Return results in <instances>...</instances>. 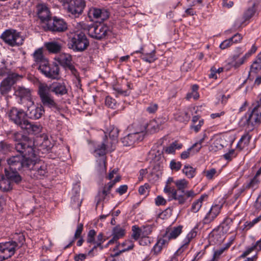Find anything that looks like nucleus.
<instances>
[{
	"label": "nucleus",
	"mask_w": 261,
	"mask_h": 261,
	"mask_svg": "<svg viewBox=\"0 0 261 261\" xmlns=\"http://www.w3.org/2000/svg\"><path fill=\"white\" fill-rule=\"evenodd\" d=\"M14 140L16 141L15 149L20 154L13 155L7 160L9 168L15 171L28 170L31 164V159L34 155L33 142L26 136L17 133L14 134Z\"/></svg>",
	"instance_id": "nucleus-1"
},
{
	"label": "nucleus",
	"mask_w": 261,
	"mask_h": 261,
	"mask_svg": "<svg viewBox=\"0 0 261 261\" xmlns=\"http://www.w3.org/2000/svg\"><path fill=\"white\" fill-rule=\"evenodd\" d=\"M38 94L43 106L54 111H59L60 108L51 95L47 84L45 83L39 84Z\"/></svg>",
	"instance_id": "nucleus-2"
},
{
	"label": "nucleus",
	"mask_w": 261,
	"mask_h": 261,
	"mask_svg": "<svg viewBox=\"0 0 261 261\" xmlns=\"http://www.w3.org/2000/svg\"><path fill=\"white\" fill-rule=\"evenodd\" d=\"M31 164L28 170H30L34 178H42L47 176L48 169L47 164L38 159L35 154L31 159Z\"/></svg>",
	"instance_id": "nucleus-3"
},
{
	"label": "nucleus",
	"mask_w": 261,
	"mask_h": 261,
	"mask_svg": "<svg viewBox=\"0 0 261 261\" xmlns=\"http://www.w3.org/2000/svg\"><path fill=\"white\" fill-rule=\"evenodd\" d=\"M1 38L11 47L19 46L23 44L24 40L21 33L13 29L6 30L2 34Z\"/></svg>",
	"instance_id": "nucleus-4"
},
{
	"label": "nucleus",
	"mask_w": 261,
	"mask_h": 261,
	"mask_svg": "<svg viewBox=\"0 0 261 261\" xmlns=\"http://www.w3.org/2000/svg\"><path fill=\"white\" fill-rule=\"evenodd\" d=\"M260 119L261 107L256 105L250 113L246 114L242 118L241 122L249 130H252L256 124L260 122Z\"/></svg>",
	"instance_id": "nucleus-5"
},
{
	"label": "nucleus",
	"mask_w": 261,
	"mask_h": 261,
	"mask_svg": "<svg viewBox=\"0 0 261 261\" xmlns=\"http://www.w3.org/2000/svg\"><path fill=\"white\" fill-rule=\"evenodd\" d=\"M96 234V232L94 229L90 230L86 240L87 243L93 245V247L88 252V254L92 256L94 255L95 252H97V248H99L100 250L103 249L102 244L106 240L102 232L98 234L96 240H95Z\"/></svg>",
	"instance_id": "nucleus-6"
},
{
	"label": "nucleus",
	"mask_w": 261,
	"mask_h": 261,
	"mask_svg": "<svg viewBox=\"0 0 261 261\" xmlns=\"http://www.w3.org/2000/svg\"><path fill=\"white\" fill-rule=\"evenodd\" d=\"M38 69L46 77L52 79L58 80L60 76V67L56 63L50 64L47 60L43 61L39 65Z\"/></svg>",
	"instance_id": "nucleus-7"
},
{
	"label": "nucleus",
	"mask_w": 261,
	"mask_h": 261,
	"mask_svg": "<svg viewBox=\"0 0 261 261\" xmlns=\"http://www.w3.org/2000/svg\"><path fill=\"white\" fill-rule=\"evenodd\" d=\"M84 29L87 30L89 36L97 40L105 38L109 30L108 26L102 23L86 25L84 27Z\"/></svg>",
	"instance_id": "nucleus-8"
},
{
	"label": "nucleus",
	"mask_w": 261,
	"mask_h": 261,
	"mask_svg": "<svg viewBox=\"0 0 261 261\" xmlns=\"http://www.w3.org/2000/svg\"><path fill=\"white\" fill-rule=\"evenodd\" d=\"M70 42V48L75 51H83L89 45V42L86 36L82 33L75 34Z\"/></svg>",
	"instance_id": "nucleus-9"
},
{
	"label": "nucleus",
	"mask_w": 261,
	"mask_h": 261,
	"mask_svg": "<svg viewBox=\"0 0 261 261\" xmlns=\"http://www.w3.org/2000/svg\"><path fill=\"white\" fill-rule=\"evenodd\" d=\"M21 78L19 74L12 72L7 75L0 84V93L3 95H7L12 90V86Z\"/></svg>",
	"instance_id": "nucleus-10"
},
{
	"label": "nucleus",
	"mask_w": 261,
	"mask_h": 261,
	"mask_svg": "<svg viewBox=\"0 0 261 261\" xmlns=\"http://www.w3.org/2000/svg\"><path fill=\"white\" fill-rule=\"evenodd\" d=\"M182 145L181 144H178L177 141H175L171 143L170 146L167 147L165 149L157 150H154L153 151V154H154V161L156 163L157 165L160 167L163 165L165 162V159L163 156V150H165V152L168 154H172L175 152L176 149H180L181 148Z\"/></svg>",
	"instance_id": "nucleus-11"
},
{
	"label": "nucleus",
	"mask_w": 261,
	"mask_h": 261,
	"mask_svg": "<svg viewBox=\"0 0 261 261\" xmlns=\"http://www.w3.org/2000/svg\"><path fill=\"white\" fill-rule=\"evenodd\" d=\"M45 31H49L52 32H63L67 29L66 22L61 18L54 17L49 20L47 23L42 25Z\"/></svg>",
	"instance_id": "nucleus-12"
},
{
	"label": "nucleus",
	"mask_w": 261,
	"mask_h": 261,
	"mask_svg": "<svg viewBox=\"0 0 261 261\" xmlns=\"http://www.w3.org/2000/svg\"><path fill=\"white\" fill-rule=\"evenodd\" d=\"M7 115L10 121L19 127L26 120L25 112L16 107H12L8 110Z\"/></svg>",
	"instance_id": "nucleus-13"
},
{
	"label": "nucleus",
	"mask_w": 261,
	"mask_h": 261,
	"mask_svg": "<svg viewBox=\"0 0 261 261\" xmlns=\"http://www.w3.org/2000/svg\"><path fill=\"white\" fill-rule=\"evenodd\" d=\"M86 6L84 0H68L67 9L68 13L74 17L81 15Z\"/></svg>",
	"instance_id": "nucleus-14"
},
{
	"label": "nucleus",
	"mask_w": 261,
	"mask_h": 261,
	"mask_svg": "<svg viewBox=\"0 0 261 261\" xmlns=\"http://www.w3.org/2000/svg\"><path fill=\"white\" fill-rule=\"evenodd\" d=\"M57 61L64 68L69 69L72 74L75 76H77V71L72 63V58L70 55L68 54H61L58 58Z\"/></svg>",
	"instance_id": "nucleus-15"
},
{
	"label": "nucleus",
	"mask_w": 261,
	"mask_h": 261,
	"mask_svg": "<svg viewBox=\"0 0 261 261\" xmlns=\"http://www.w3.org/2000/svg\"><path fill=\"white\" fill-rule=\"evenodd\" d=\"M116 142L107 138L105 135L103 140L100 145L95 150V153L99 156H103L105 154L106 150L112 151L114 150V144Z\"/></svg>",
	"instance_id": "nucleus-16"
},
{
	"label": "nucleus",
	"mask_w": 261,
	"mask_h": 261,
	"mask_svg": "<svg viewBox=\"0 0 261 261\" xmlns=\"http://www.w3.org/2000/svg\"><path fill=\"white\" fill-rule=\"evenodd\" d=\"M164 192L168 194L169 200H177L179 204H184L187 200L185 192L179 193L174 188L164 187Z\"/></svg>",
	"instance_id": "nucleus-17"
},
{
	"label": "nucleus",
	"mask_w": 261,
	"mask_h": 261,
	"mask_svg": "<svg viewBox=\"0 0 261 261\" xmlns=\"http://www.w3.org/2000/svg\"><path fill=\"white\" fill-rule=\"evenodd\" d=\"M14 246L7 242L0 243V261H4L14 254Z\"/></svg>",
	"instance_id": "nucleus-18"
},
{
	"label": "nucleus",
	"mask_w": 261,
	"mask_h": 261,
	"mask_svg": "<svg viewBox=\"0 0 261 261\" xmlns=\"http://www.w3.org/2000/svg\"><path fill=\"white\" fill-rule=\"evenodd\" d=\"M44 112V108L42 106H36L33 103L28 107L26 112V116L32 119H38L41 117Z\"/></svg>",
	"instance_id": "nucleus-19"
},
{
	"label": "nucleus",
	"mask_w": 261,
	"mask_h": 261,
	"mask_svg": "<svg viewBox=\"0 0 261 261\" xmlns=\"http://www.w3.org/2000/svg\"><path fill=\"white\" fill-rule=\"evenodd\" d=\"M22 129L26 131L29 134L36 135L42 131V126L37 123L31 122L25 120L20 127Z\"/></svg>",
	"instance_id": "nucleus-20"
},
{
	"label": "nucleus",
	"mask_w": 261,
	"mask_h": 261,
	"mask_svg": "<svg viewBox=\"0 0 261 261\" xmlns=\"http://www.w3.org/2000/svg\"><path fill=\"white\" fill-rule=\"evenodd\" d=\"M182 226L179 225L176 227H168L162 234V237L169 243L171 240L175 239L182 232Z\"/></svg>",
	"instance_id": "nucleus-21"
},
{
	"label": "nucleus",
	"mask_w": 261,
	"mask_h": 261,
	"mask_svg": "<svg viewBox=\"0 0 261 261\" xmlns=\"http://www.w3.org/2000/svg\"><path fill=\"white\" fill-rule=\"evenodd\" d=\"M37 15L43 23V25L47 23L51 18L50 11L47 6L44 4H39L37 6Z\"/></svg>",
	"instance_id": "nucleus-22"
},
{
	"label": "nucleus",
	"mask_w": 261,
	"mask_h": 261,
	"mask_svg": "<svg viewBox=\"0 0 261 261\" xmlns=\"http://www.w3.org/2000/svg\"><path fill=\"white\" fill-rule=\"evenodd\" d=\"M143 140V135L133 133L122 138L121 142L124 146H133Z\"/></svg>",
	"instance_id": "nucleus-23"
},
{
	"label": "nucleus",
	"mask_w": 261,
	"mask_h": 261,
	"mask_svg": "<svg viewBox=\"0 0 261 261\" xmlns=\"http://www.w3.org/2000/svg\"><path fill=\"white\" fill-rule=\"evenodd\" d=\"M49 91L55 93L57 96H62L67 93L66 86L63 82H54L48 85Z\"/></svg>",
	"instance_id": "nucleus-24"
},
{
	"label": "nucleus",
	"mask_w": 261,
	"mask_h": 261,
	"mask_svg": "<svg viewBox=\"0 0 261 261\" xmlns=\"http://www.w3.org/2000/svg\"><path fill=\"white\" fill-rule=\"evenodd\" d=\"M89 14L92 15L95 19H98L100 21H104L109 16V12L105 9L92 8L89 11Z\"/></svg>",
	"instance_id": "nucleus-25"
},
{
	"label": "nucleus",
	"mask_w": 261,
	"mask_h": 261,
	"mask_svg": "<svg viewBox=\"0 0 261 261\" xmlns=\"http://www.w3.org/2000/svg\"><path fill=\"white\" fill-rule=\"evenodd\" d=\"M12 239V241L7 242V243L14 246V253H15L16 250L20 248L25 242V238L23 233L19 232L14 234Z\"/></svg>",
	"instance_id": "nucleus-26"
},
{
	"label": "nucleus",
	"mask_w": 261,
	"mask_h": 261,
	"mask_svg": "<svg viewBox=\"0 0 261 261\" xmlns=\"http://www.w3.org/2000/svg\"><path fill=\"white\" fill-rule=\"evenodd\" d=\"M112 238L108 242L107 246L116 242L125 235V229L120 225H117L112 229Z\"/></svg>",
	"instance_id": "nucleus-27"
},
{
	"label": "nucleus",
	"mask_w": 261,
	"mask_h": 261,
	"mask_svg": "<svg viewBox=\"0 0 261 261\" xmlns=\"http://www.w3.org/2000/svg\"><path fill=\"white\" fill-rule=\"evenodd\" d=\"M206 137V134H204L203 135V137L201 138L198 142L194 144L191 147L187 149V150L183 151L181 154L180 157L182 159H186L188 158L190 154V152L194 149L195 147L196 149L195 150H193V153L198 152L200 149L201 148V144L203 143V141L205 140V137Z\"/></svg>",
	"instance_id": "nucleus-28"
},
{
	"label": "nucleus",
	"mask_w": 261,
	"mask_h": 261,
	"mask_svg": "<svg viewBox=\"0 0 261 261\" xmlns=\"http://www.w3.org/2000/svg\"><path fill=\"white\" fill-rule=\"evenodd\" d=\"M255 6V4H253V5L251 7L249 8L244 12L243 17V21L242 22H241V20L239 19L236 21L234 25L235 28H239L241 27L242 25L246 21L250 19L254 15L256 11L255 9L254 8Z\"/></svg>",
	"instance_id": "nucleus-29"
},
{
	"label": "nucleus",
	"mask_w": 261,
	"mask_h": 261,
	"mask_svg": "<svg viewBox=\"0 0 261 261\" xmlns=\"http://www.w3.org/2000/svg\"><path fill=\"white\" fill-rule=\"evenodd\" d=\"M221 207L218 205H213L203 219L204 224H208L213 221L220 212Z\"/></svg>",
	"instance_id": "nucleus-30"
},
{
	"label": "nucleus",
	"mask_w": 261,
	"mask_h": 261,
	"mask_svg": "<svg viewBox=\"0 0 261 261\" xmlns=\"http://www.w3.org/2000/svg\"><path fill=\"white\" fill-rule=\"evenodd\" d=\"M5 176L10 180V182L19 184L22 181V177L17 171L10 170V168L5 169Z\"/></svg>",
	"instance_id": "nucleus-31"
},
{
	"label": "nucleus",
	"mask_w": 261,
	"mask_h": 261,
	"mask_svg": "<svg viewBox=\"0 0 261 261\" xmlns=\"http://www.w3.org/2000/svg\"><path fill=\"white\" fill-rule=\"evenodd\" d=\"M196 232L192 230L189 232L184 240L183 245L176 251L175 255L178 256L181 254L186 249H187L188 246L192 239L196 236Z\"/></svg>",
	"instance_id": "nucleus-32"
},
{
	"label": "nucleus",
	"mask_w": 261,
	"mask_h": 261,
	"mask_svg": "<svg viewBox=\"0 0 261 261\" xmlns=\"http://www.w3.org/2000/svg\"><path fill=\"white\" fill-rule=\"evenodd\" d=\"M36 146H39L41 149L49 150L53 147L52 144L49 141L46 136H43L37 138L36 141Z\"/></svg>",
	"instance_id": "nucleus-33"
},
{
	"label": "nucleus",
	"mask_w": 261,
	"mask_h": 261,
	"mask_svg": "<svg viewBox=\"0 0 261 261\" xmlns=\"http://www.w3.org/2000/svg\"><path fill=\"white\" fill-rule=\"evenodd\" d=\"M44 46L50 53L53 54L59 53L62 48L61 44L56 41L46 42Z\"/></svg>",
	"instance_id": "nucleus-34"
},
{
	"label": "nucleus",
	"mask_w": 261,
	"mask_h": 261,
	"mask_svg": "<svg viewBox=\"0 0 261 261\" xmlns=\"http://www.w3.org/2000/svg\"><path fill=\"white\" fill-rule=\"evenodd\" d=\"M148 125V122L145 121H142L134 124L135 129L134 133H137L138 135L143 136V139L145 136V132L146 131Z\"/></svg>",
	"instance_id": "nucleus-35"
},
{
	"label": "nucleus",
	"mask_w": 261,
	"mask_h": 261,
	"mask_svg": "<svg viewBox=\"0 0 261 261\" xmlns=\"http://www.w3.org/2000/svg\"><path fill=\"white\" fill-rule=\"evenodd\" d=\"M12 184L4 175H0V190L3 192H8L12 190Z\"/></svg>",
	"instance_id": "nucleus-36"
},
{
	"label": "nucleus",
	"mask_w": 261,
	"mask_h": 261,
	"mask_svg": "<svg viewBox=\"0 0 261 261\" xmlns=\"http://www.w3.org/2000/svg\"><path fill=\"white\" fill-rule=\"evenodd\" d=\"M97 164L95 167L97 172L99 175H102L106 172V159L103 155L96 161Z\"/></svg>",
	"instance_id": "nucleus-37"
},
{
	"label": "nucleus",
	"mask_w": 261,
	"mask_h": 261,
	"mask_svg": "<svg viewBox=\"0 0 261 261\" xmlns=\"http://www.w3.org/2000/svg\"><path fill=\"white\" fill-rule=\"evenodd\" d=\"M251 138V136L248 133H246L243 135L237 144V148H239L240 150L245 148L248 146Z\"/></svg>",
	"instance_id": "nucleus-38"
},
{
	"label": "nucleus",
	"mask_w": 261,
	"mask_h": 261,
	"mask_svg": "<svg viewBox=\"0 0 261 261\" xmlns=\"http://www.w3.org/2000/svg\"><path fill=\"white\" fill-rule=\"evenodd\" d=\"M168 243L166 240H165L162 237L160 238L156 243L154 246L152 251L154 254L158 255L161 252L163 247L167 246L168 245Z\"/></svg>",
	"instance_id": "nucleus-39"
},
{
	"label": "nucleus",
	"mask_w": 261,
	"mask_h": 261,
	"mask_svg": "<svg viewBox=\"0 0 261 261\" xmlns=\"http://www.w3.org/2000/svg\"><path fill=\"white\" fill-rule=\"evenodd\" d=\"M136 53H141L142 55L141 56V58L145 62L148 63H152L155 60L154 58V51L153 50L150 53H144L143 52V48L141 47L139 50H136L135 51Z\"/></svg>",
	"instance_id": "nucleus-40"
},
{
	"label": "nucleus",
	"mask_w": 261,
	"mask_h": 261,
	"mask_svg": "<svg viewBox=\"0 0 261 261\" xmlns=\"http://www.w3.org/2000/svg\"><path fill=\"white\" fill-rule=\"evenodd\" d=\"M161 120L158 119L157 120H152L148 123V130L151 133H154L159 131L161 129Z\"/></svg>",
	"instance_id": "nucleus-41"
},
{
	"label": "nucleus",
	"mask_w": 261,
	"mask_h": 261,
	"mask_svg": "<svg viewBox=\"0 0 261 261\" xmlns=\"http://www.w3.org/2000/svg\"><path fill=\"white\" fill-rule=\"evenodd\" d=\"M174 184L177 187V192H185V189L188 188V181L185 179H181L175 181Z\"/></svg>",
	"instance_id": "nucleus-42"
},
{
	"label": "nucleus",
	"mask_w": 261,
	"mask_h": 261,
	"mask_svg": "<svg viewBox=\"0 0 261 261\" xmlns=\"http://www.w3.org/2000/svg\"><path fill=\"white\" fill-rule=\"evenodd\" d=\"M15 94L21 98L29 97L31 95L30 90L23 87H18L15 91Z\"/></svg>",
	"instance_id": "nucleus-43"
},
{
	"label": "nucleus",
	"mask_w": 261,
	"mask_h": 261,
	"mask_svg": "<svg viewBox=\"0 0 261 261\" xmlns=\"http://www.w3.org/2000/svg\"><path fill=\"white\" fill-rule=\"evenodd\" d=\"M33 57L36 63H39V65H41L43 61H47L44 58L42 49L41 48H38L35 51L33 54Z\"/></svg>",
	"instance_id": "nucleus-44"
},
{
	"label": "nucleus",
	"mask_w": 261,
	"mask_h": 261,
	"mask_svg": "<svg viewBox=\"0 0 261 261\" xmlns=\"http://www.w3.org/2000/svg\"><path fill=\"white\" fill-rule=\"evenodd\" d=\"M259 183L260 180L258 178V177L254 176L249 182L245 184V186L247 189H251L253 191H254L258 188Z\"/></svg>",
	"instance_id": "nucleus-45"
},
{
	"label": "nucleus",
	"mask_w": 261,
	"mask_h": 261,
	"mask_svg": "<svg viewBox=\"0 0 261 261\" xmlns=\"http://www.w3.org/2000/svg\"><path fill=\"white\" fill-rule=\"evenodd\" d=\"M183 173L189 178L194 177L196 173V169L192 166L187 165L184 166L182 169Z\"/></svg>",
	"instance_id": "nucleus-46"
},
{
	"label": "nucleus",
	"mask_w": 261,
	"mask_h": 261,
	"mask_svg": "<svg viewBox=\"0 0 261 261\" xmlns=\"http://www.w3.org/2000/svg\"><path fill=\"white\" fill-rule=\"evenodd\" d=\"M110 139L117 142V139L119 134V129L114 126H111L108 129Z\"/></svg>",
	"instance_id": "nucleus-47"
},
{
	"label": "nucleus",
	"mask_w": 261,
	"mask_h": 261,
	"mask_svg": "<svg viewBox=\"0 0 261 261\" xmlns=\"http://www.w3.org/2000/svg\"><path fill=\"white\" fill-rule=\"evenodd\" d=\"M120 245L123 248V251L125 252L133 249L134 247L133 241L130 240H125L121 244H119L118 245L116 246V248H115L114 250L117 249L118 246Z\"/></svg>",
	"instance_id": "nucleus-48"
},
{
	"label": "nucleus",
	"mask_w": 261,
	"mask_h": 261,
	"mask_svg": "<svg viewBox=\"0 0 261 261\" xmlns=\"http://www.w3.org/2000/svg\"><path fill=\"white\" fill-rule=\"evenodd\" d=\"M132 237L135 240L137 241L139 238L141 239L142 238L141 227H139L137 225H134L132 226Z\"/></svg>",
	"instance_id": "nucleus-49"
},
{
	"label": "nucleus",
	"mask_w": 261,
	"mask_h": 261,
	"mask_svg": "<svg viewBox=\"0 0 261 261\" xmlns=\"http://www.w3.org/2000/svg\"><path fill=\"white\" fill-rule=\"evenodd\" d=\"M221 139H217L211 145L210 150L212 151L216 152L217 150L221 149L223 148V145L221 143Z\"/></svg>",
	"instance_id": "nucleus-50"
},
{
	"label": "nucleus",
	"mask_w": 261,
	"mask_h": 261,
	"mask_svg": "<svg viewBox=\"0 0 261 261\" xmlns=\"http://www.w3.org/2000/svg\"><path fill=\"white\" fill-rule=\"evenodd\" d=\"M142 237H148L152 231V227L150 225H145L141 227Z\"/></svg>",
	"instance_id": "nucleus-51"
},
{
	"label": "nucleus",
	"mask_w": 261,
	"mask_h": 261,
	"mask_svg": "<svg viewBox=\"0 0 261 261\" xmlns=\"http://www.w3.org/2000/svg\"><path fill=\"white\" fill-rule=\"evenodd\" d=\"M259 72H261V64L254 61L251 66L249 73L258 74Z\"/></svg>",
	"instance_id": "nucleus-52"
},
{
	"label": "nucleus",
	"mask_w": 261,
	"mask_h": 261,
	"mask_svg": "<svg viewBox=\"0 0 261 261\" xmlns=\"http://www.w3.org/2000/svg\"><path fill=\"white\" fill-rule=\"evenodd\" d=\"M208 180L212 179L217 174V170L215 168H211L210 170H204L202 172Z\"/></svg>",
	"instance_id": "nucleus-53"
},
{
	"label": "nucleus",
	"mask_w": 261,
	"mask_h": 261,
	"mask_svg": "<svg viewBox=\"0 0 261 261\" xmlns=\"http://www.w3.org/2000/svg\"><path fill=\"white\" fill-rule=\"evenodd\" d=\"M181 163L180 162H176L172 160L170 163V167L172 170L178 171L181 167Z\"/></svg>",
	"instance_id": "nucleus-54"
},
{
	"label": "nucleus",
	"mask_w": 261,
	"mask_h": 261,
	"mask_svg": "<svg viewBox=\"0 0 261 261\" xmlns=\"http://www.w3.org/2000/svg\"><path fill=\"white\" fill-rule=\"evenodd\" d=\"M237 156L234 149H231L228 152L223 155L224 158L228 161H230L232 159Z\"/></svg>",
	"instance_id": "nucleus-55"
},
{
	"label": "nucleus",
	"mask_w": 261,
	"mask_h": 261,
	"mask_svg": "<svg viewBox=\"0 0 261 261\" xmlns=\"http://www.w3.org/2000/svg\"><path fill=\"white\" fill-rule=\"evenodd\" d=\"M105 103L107 106L113 109L116 105V100L110 96H107L106 98Z\"/></svg>",
	"instance_id": "nucleus-56"
},
{
	"label": "nucleus",
	"mask_w": 261,
	"mask_h": 261,
	"mask_svg": "<svg viewBox=\"0 0 261 261\" xmlns=\"http://www.w3.org/2000/svg\"><path fill=\"white\" fill-rule=\"evenodd\" d=\"M201 206L200 202L196 200L192 203L191 210L193 213H197L199 211Z\"/></svg>",
	"instance_id": "nucleus-57"
},
{
	"label": "nucleus",
	"mask_w": 261,
	"mask_h": 261,
	"mask_svg": "<svg viewBox=\"0 0 261 261\" xmlns=\"http://www.w3.org/2000/svg\"><path fill=\"white\" fill-rule=\"evenodd\" d=\"M149 185L145 184L143 186H141L139 188V193L140 195H145L149 192Z\"/></svg>",
	"instance_id": "nucleus-58"
},
{
	"label": "nucleus",
	"mask_w": 261,
	"mask_h": 261,
	"mask_svg": "<svg viewBox=\"0 0 261 261\" xmlns=\"http://www.w3.org/2000/svg\"><path fill=\"white\" fill-rule=\"evenodd\" d=\"M83 229V224L82 223H80L77 225L76 230L75 231L74 236V239L75 240L79 238L81 233L82 232Z\"/></svg>",
	"instance_id": "nucleus-59"
},
{
	"label": "nucleus",
	"mask_w": 261,
	"mask_h": 261,
	"mask_svg": "<svg viewBox=\"0 0 261 261\" xmlns=\"http://www.w3.org/2000/svg\"><path fill=\"white\" fill-rule=\"evenodd\" d=\"M10 149V146L4 142H0V152L5 153Z\"/></svg>",
	"instance_id": "nucleus-60"
},
{
	"label": "nucleus",
	"mask_w": 261,
	"mask_h": 261,
	"mask_svg": "<svg viewBox=\"0 0 261 261\" xmlns=\"http://www.w3.org/2000/svg\"><path fill=\"white\" fill-rule=\"evenodd\" d=\"M158 108L156 103H151L147 108L146 111L150 114L154 113L157 110Z\"/></svg>",
	"instance_id": "nucleus-61"
},
{
	"label": "nucleus",
	"mask_w": 261,
	"mask_h": 261,
	"mask_svg": "<svg viewBox=\"0 0 261 261\" xmlns=\"http://www.w3.org/2000/svg\"><path fill=\"white\" fill-rule=\"evenodd\" d=\"M156 205H163L166 203V200L161 196H158L155 199Z\"/></svg>",
	"instance_id": "nucleus-62"
},
{
	"label": "nucleus",
	"mask_w": 261,
	"mask_h": 261,
	"mask_svg": "<svg viewBox=\"0 0 261 261\" xmlns=\"http://www.w3.org/2000/svg\"><path fill=\"white\" fill-rule=\"evenodd\" d=\"M254 206L256 210L259 211L261 210V193L258 196Z\"/></svg>",
	"instance_id": "nucleus-63"
},
{
	"label": "nucleus",
	"mask_w": 261,
	"mask_h": 261,
	"mask_svg": "<svg viewBox=\"0 0 261 261\" xmlns=\"http://www.w3.org/2000/svg\"><path fill=\"white\" fill-rule=\"evenodd\" d=\"M127 190V186L126 185H122L120 186L117 189H116V192L118 193L120 195L124 194Z\"/></svg>",
	"instance_id": "nucleus-64"
}]
</instances>
